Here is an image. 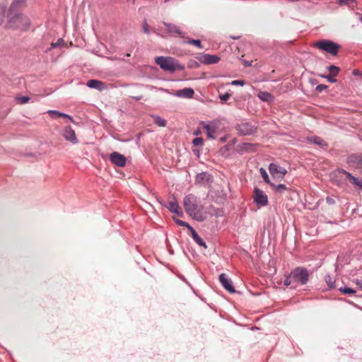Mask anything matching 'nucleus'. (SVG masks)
I'll return each instance as SVG.
<instances>
[{"mask_svg":"<svg viewBox=\"0 0 362 362\" xmlns=\"http://www.w3.org/2000/svg\"><path fill=\"white\" fill-rule=\"evenodd\" d=\"M183 204L186 213L193 219L203 221L206 218V212L204 211V206L194 195L186 196L184 198Z\"/></svg>","mask_w":362,"mask_h":362,"instance_id":"1","label":"nucleus"},{"mask_svg":"<svg viewBox=\"0 0 362 362\" xmlns=\"http://www.w3.org/2000/svg\"><path fill=\"white\" fill-rule=\"evenodd\" d=\"M309 279L308 272L306 269L297 267L294 269L284 281V284L286 286L295 288L299 285L305 284Z\"/></svg>","mask_w":362,"mask_h":362,"instance_id":"2","label":"nucleus"},{"mask_svg":"<svg viewBox=\"0 0 362 362\" xmlns=\"http://www.w3.org/2000/svg\"><path fill=\"white\" fill-rule=\"evenodd\" d=\"M156 62L165 71L173 72L179 69L178 63L172 57H158Z\"/></svg>","mask_w":362,"mask_h":362,"instance_id":"3","label":"nucleus"},{"mask_svg":"<svg viewBox=\"0 0 362 362\" xmlns=\"http://www.w3.org/2000/svg\"><path fill=\"white\" fill-rule=\"evenodd\" d=\"M315 46L322 51H325L334 56L337 55L340 46L329 40H321L315 43Z\"/></svg>","mask_w":362,"mask_h":362,"instance_id":"4","label":"nucleus"},{"mask_svg":"<svg viewBox=\"0 0 362 362\" xmlns=\"http://www.w3.org/2000/svg\"><path fill=\"white\" fill-rule=\"evenodd\" d=\"M10 25L22 30H27L30 26V21L27 16L19 13L11 18Z\"/></svg>","mask_w":362,"mask_h":362,"instance_id":"5","label":"nucleus"},{"mask_svg":"<svg viewBox=\"0 0 362 362\" xmlns=\"http://www.w3.org/2000/svg\"><path fill=\"white\" fill-rule=\"evenodd\" d=\"M254 202L260 206H266L268 204V198L266 194L257 187L254 190Z\"/></svg>","mask_w":362,"mask_h":362,"instance_id":"6","label":"nucleus"},{"mask_svg":"<svg viewBox=\"0 0 362 362\" xmlns=\"http://www.w3.org/2000/svg\"><path fill=\"white\" fill-rule=\"evenodd\" d=\"M240 134L251 135L256 132L257 128L248 122H243L237 126Z\"/></svg>","mask_w":362,"mask_h":362,"instance_id":"7","label":"nucleus"},{"mask_svg":"<svg viewBox=\"0 0 362 362\" xmlns=\"http://www.w3.org/2000/svg\"><path fill=\"white\" fill-rule=\"evenodd\" d=\"M271 175L274 177L283 178L287 173V170L282 167L278 166L274 163H271L269 167Z\"/></svg>","mask_w":362,"mask_h":362,"instance_id":"8","label":"nucleus"},{"mask_svg":"<svg viewBox=\"0 0 362 362\" xmlns=\"http://www.w3.org/2000/svg\"><path fill=\"white\" fill-rule=\"evenodd\" d=\"M62 134L66 140L71 142L72 144H75L78 143L75 132L71 127H65L62 130Z\"/></svg>","mask_w":362,"mask_h":362,"instance_id":"9","label":"nucleus"},{"mask_svg":"<svg viewBox=\"0 0 362 362\" xmlns=\"http://www.w3.org/2000/svg\"><path fill=\"white\" fill-rule=\"evenodd\" d=\"M348 163L362 171V154H352L347 158Z\"/></svg>","mask_w":362,"mask_h":362,"instance_id":"10","label":"nucleus"},{"mask_svg":"<svg viewBox=\"0 0 362 362\" xmlns=\"http://www.w3.org/2000/svg\"><path fill=\"white\" fill-rule=\"evenodd\" d=\"M110 161L117 166L124 167L126 165V158L122 154L113 152L110 156Z\"/></svg>","mask_w":362,"mask_h":362,"instance_id":"11","label":"nucleus"},{"mask_svg":"<svg viewBox=\"0 0 362 362\" xmlns=\"http://www.w3.org/2000/svg\"><path fill=\"white\" fill-rule=\"evenodd\" d=\"M203 127L206 130L207 137L209 139H214V134L216 133L218 125L215 122H210L209 124H206L204 122H202Z\"/></svg>","mask_w":362,"mask_h":362,"instance_id":"12","label":"nucleus"},{"mask_svg":"<svg viewBox=\"0 0 362 362\" xmlns=\"http://www.w3.org/2000/svg\"><path fill=\"white\" fill-rule=\"evenodd\" d=\"M164 25L168 33L171 35H177L182 37H185L183 33L182 32L180 28L173 23H168L163 22Z\"/></svg>","mask_w":362,"mask_h":362,"instance_id":"13","label":"nucleus"},{"mask_svg":"<svg viewBox=\"0 0 362 362\" xmlns=\"http://www.w3.org/2000/svg\"><path fill=\"white\" fill-rule=\"evenodd\" d=\"M219 280L221 283V285L230 293H234L235 289L233 286L232 281L230 279L227 278L225 274H221L219 276Z\"/></svg>","mask_w":362,"mask_h":362,"instance_id":"14","label":"nucleus"},{"mask_svg":"<svg viewBox=\"0 0 362 362\" xmlns=\"http://www.w3.org/2000/svg\"><path fill=\"white\" fill-rule=\"evenodd\" d=\"M220 58L216 55L205 54L202 57L201 61L205 64H214L219 62Z\"/></svg>","mask_w":362,"mask_h":362,"instance_id":"15","label":"nucleus"},{"mask_svg":"<svg viewBox=\"0 0 362 362\" xmlns=\"http://www.w3.org/2000/svg\"><path fill=\"white\" fill-rule=\"evenodd\" d=\"M194 91L191 88H185L176 92L175 95L182 98H192L194 96Z\"/></svg>","mask_w":362,"mask_h":362,"instance_id":"16","label":"nucleus"},{"mask_svg":"<svg viewBox=\"0 0 362 362\" xmlns=\"http://www.w3.org/2000/svg\"><path fill=\"white\" fill-rule=\"evenodd\" d=\"M87 86L91 88H95L101 90L105 88V83L100 81L91 79L89 80L87 83Z\"/></svg>","mask_w":362,"mask_h":362,"instance_id":"17","label":"nucleus"},{"mask_svg":"<svg viewBox=\"0 0 362 362\" xmlns=\"http://www.w3.org/2000/svg\"><path fill=\"white\" fill-rule=\"evenodd\" d=\"M168 208L170 211L175 213L178 216H183V212L177 202H170Z\"/></svg>","mask_w":362,"mask_h":362,"instance_id":"18","label":"nucleus"},{"mask_svg":"<svg viewBox=\"0 0 362 362\" xmlns=\"http://www.w3.org/2000/svg\"><path fill=\"white\" fill-rule=\"evenodd\" d=\"M342 173L346 176V177L349 180V181L354 185L358 186L360 188H362V181L358 178L353 176L351 173L346 172V170H342Z\"/></svg>","mask_w":362,"mask_h":362,"instance_id":"19","label":"nucleus"},{"mask_svg":"<svg viewBox=\"0 0 362 362\" xmlns=\"http://www.w3.org/2000/svg\"><path fill=\"white\" fill-rule=\"evenodd\" d=\"M48 114L53 119H57V117H65V118H68L71 122H74V119L71 116L66 115L64 113H62L60 112L56 111V110H49Z\"/></svg>","mask_w":362,"mask_h":362,"instance_id":"20","label":"nucleus"},{"mask_svg":"<svg viewBox=\"0 0 362 362\" xmlns=\"http://www.w3.org/2000/svg\"><path fill=\"white\" fill-rule=\"evenodd\" d=\"M25 1L26 0H13L10 7L11 13L23 7L25 5Z\"/></svg>","mask_w":362,"mask_h":362,"instance_id":"21","label":"nucleus"},{"mask_svg":"<svg viewBox=\"0 0 362 362\" xmlns=\"http://www.w3.org/2000/svg\"><path fill=\"white\" fill-rule=\"evenodd\" d=\"M152 118H153V122L155 124H156L158 126L163 127L166 126V124H167L166 120L161 118L160 117H159L158 115H153Z\"/></svg>","mask_w":362,"mask_h":362,"instance_id":"22","label":"nucleus"},{"mask_svg":"<svg viewBox=\"0 0 362 362\" xmlns=\"http://www.w3.org/2000/svg\"><path fill=\"white\" fill-rule=\"evenodd\" d=\"M258 97L262 101H265V102L271 101L273 98V96L272 95V94H270L268 92H260L258 94Z\"/></svg>","mask_w":362,"mask_h":362,"instance_id":"23","label":"nucleus"},{"mask_svg":"<svg viewBox=\"0 0 362 362\" xmlns=\"http://www.w3.org/2000/svg\"><path fill=\"white\" fill-rule=\"evenodd\" d=\"M308 140L310 141L311 142H314V143L317 144V145L322 146V147L327 146V144L325 143V141L320 137H317V136L311 137V138H308Z\"/></svg>","mask_w":362,"mask_h":362,"instance_id":"24","label":"nucleus"},{"mask_svg":"<svg viewBox=\"0 0 362 362\" xmlns=\"http://www.w3.org/2000/svg\"><path fill=\"white\" fill-rule=\"evenodd\" d=\"M185 43H188L189 45H194V46L197 47L199 49H202L203 48V46H202V45L201 43V41L199 40L190 39V40H187V42H185Z\"/></svg>","mask_w":362,"mask_h":362,"instance_id":"25","label":"nucleus"},{"mask_svg":"<svg viewBox=\"0 0 362 362\" xmlns=\"http://www.w3.org/2000/svg\"><path fill=\"white\" fill-rule=\"evenodd\" d=\"M259 172H260V173H261V175H262V178L264 179V180L267 183H268V184H269V185L272 184V183L270 182V180H269V175H267V173L266 170H265L264 168H260V170H259Z\"/></svg>","mask_w":362,"mask_h":362,"instance_id":"26","label":"nucleus"},{"mask_svg":"<svg viewBox=\"0 0 362 362\" xmlns=\"http://www.w3.org/2000/svg\"><path fill=\"white\" fill-rule=\"evenodd\" d=\"M328 69L329 71V74L332 75V76H337V74L339 71V68L334 65L329 66Z\"/></svg>","mask_w":362,"mask_h":362,"instance_id":"27","label":"nucleus"},{"mask_svg":"<svg viewBox=\"0 0 362 362\" xmlns=\"http://www.w3.org/2000/svg\"><path fill=\"white\" fill-rule=\"evenodd\" d=\"M271 185L273 187L274 189L276 192H282L286 189V185H283V184H280L278 185L271 184Z\"/></svg>","mask_w":362,"mask_h":362,"instance_id":"28","label":"nucleus"},{"mask_svg":"<svg viewBox=\"0 0 362 362\" xmlns=\"http://www.w3.org/2000/svg\"><path fill=\"white\" fill-rule=\"evenodd\" d=\"M64 45V40L62 38H59L57 40L56 42H52L51 44V49L62 47Z\"/></svg>","mask_w":362,"mask_h":362,"instance_id":"29","label":"nucleus"},{"mask_svg":"<svg viewBox=\"0 0 362 362\" xmlns=\"http://www.w3.org/2000/svg\"><path fill=\"white\" fill-rule=\"evenodd\" d=\"M18 103L20 104H25L30 100V98L28 96H19L16 98Z\"/></svg>","mask_w":362,"mask_h":362,"instance_id":"30","label":"nucleus"},{"mask_svg":"<svg viewBox=\"0 0 362 362\" xmlns=\"http://www.w3.org/2000/svg\"><path fill=\"white\" fill-rule=\"evenodd\" d=\"M243 147L247 151H253L255 149V146L248 143H244Z\"/></svg>","mask_w":362,"mask_h":362,"instance_id":"31","label":"nucleus"},{"mask_svg":"<svg viewBox=\"0 0 362 362\" xmlns=\"http://www.w3.org/2000/svg\"><path fill=\"white\" fill-rule=\"evenodd\" d=\"M173 220L176 223V224H177L178 226H185V227H187V228L189 227V224L187 223V222H185L182 220H180L178 218H173Z\"/></svg>","mask_w":362,"mask_h":362,"instance_id":"32","label":"nucleus"},{"mask_svg":"<svg viewBox=\"0 0 362 362\" xmlns=\"http://www.w3.org/2000/svg\"><path fill=\"white\" fill-rule=\"evenodd\" d=\"M340 291L344 294H354L356 293L354 289L348 287L341 288Z\"/></svg>","mask_w":362,"mask_h":362,"instance_id":"33","label":"nucleus"},{"mask_svg":"<svg viewBox=\"0 0 362 362\" xmlns=\"http://www.w3.org/2000/svg\"><path fill=\"white\" fill-rule=\"evenodd\" d=\"M325 281L329 288H334V281L330 276H325Z\"/></svg>","mask_w":362,"mask_h":362,"instance_id":"34","label":"nucleus"},{"mask_svg":"<svg viewBox=\"0 0 362 362\" xmlns=\"http://www.w3.org/2000/svg\"><path fill=\"white\" fill-rule=\"evenodd\" d=\"M192 144L194 146H202L204 144V140L201 137H197L192 141Z\"/></svg>","mask_w":362,"mask_h":362,"instance_id":"35","label":"nucleus"},{"mask_svg":"<svg viewBox=\"0 0 362 362\" xmlns=\"http://www.w3.org/2000/svg\"><path fill=\"white\" fill-rule=\"evenodd\" d=\"M6 12V7L0 6V24L3 22L4 15Z\"/></svg>","mask_w":362,"mask_h":362,"instance_id":"36","label":"nucleus"},{"mask_svg":"<svg viewBox=\"0 0 362 362\" xmlns=\"http://www.w3.org/2000/svg\"><path fill=\"white\" fill-rule=\"evenodd\" d=\"M189 230L190 231L191 234H192V236L194 240L197 239V238L199 237L198 234L197 233V232L195 231V230L191 226H189V227L188 228Z\"/></svg>","mask_w":362,"mask_h":362,"instance_id":"37","label":"nucleus"},{"mask_svg":"<svg viewBox=\"0 0 362 362\" xmlns=\"http://www.w3.org/2000/svg\"><path fill=\"white\" fill-rule=\"evenodd\" d=\"M189 230L190 231L191 234H192V236L194 240L197 239V238L199 237L198 234L197 233V232L195 231V230L191 226H189V227L188 228Z\"/></svg>","mask_w":362,"mask_h":362,"instance_id":"38","label":"nucleus"},{"mask_svg":"<svg viewBox=\"0 0 362 362\" xmlns=\"http://www.w3.org/2000/svg\"><path fill=\"white\" fill-rule=\"evenodd\" d=\"M142 29H143L144 33H145L146 34L149 33V25H148L146 21H144L143 25H142Z\"/></svg>","mask_w":362,"mask_h":362,"instance_id":"39","label":"nucleus"},{"mask_svg":"<svg viewBox=\"0 0 362 362\" xmlns=\"http://www.w3.org/2000/svg\"><path fill=\"white\" fill-rule=\"evenodd\" d=\"M194 241L200 246H203L204 248H206V245L204 240L199 236L197 239L194 240Z\"/></svg>","mask_w":362,"mask_h":362,"instance_id":"40","label":"nucleus"},{"mask_svg":"<svg viewBox=\"0 0 362 362\" xmlns=\"http://www.w3.org/2000/svg\"><path fill=\"white\" fill-rule=\"evenodd\" d=\"M322 76L326 78L329 82L335 83L337 81V80L334 78L335 76H332V75L329 74L327 76Z\"/></svg>","mask_w":362,"mask_h":362,"instance_id":"41","label":"nucleus"},{"mask_svg":"<svg viewBox=\"0 0 362 362\" xmlns=\"http://www.w3.org/2000/svg\"><path fill=\"white\" fill-rule=\"evenodd\" d=\"M206 176V175L205 173L199 174V175H197V176L196 177V181L198 182H202Z\"/></svg>","mask_w":362,"mask_h":362,"instance_id":"42","label":"nucleus"},{"mask_svg":"<svg viewBox=\"0 0 362 362\" xmlns=\"http://www.w3.org/2000/svg\"><path fill=\"white\" fill-rule=\"evenodd\" d=\"M245 83V81L243 80H235L231 82V84L234 86H243Z\"/></svg>","mask_w":362,"mask_h":362,"instance_id":"43","label":"nucleus"},{"mask_svg":"<svg viewBox=\"0 0 362 362\" xmlns=\"http://www.w3.org/2000/svg\"><path fill=\"white\" fill-rule=\"evenodd\" d=\"M230 97V94H229V93H225V94H223V95H220V99H221L222 101L225 102V101H226V100H227Z\"/></svg>","mask_w":362,"mask_h":362,"instance_id":"44","label":"nucleus"},{"mask_svg":"<svg viewBox=\"0 0 362 362\" xmlns=\"http://www.w3.org/2000/svg\"><path fill=\"white\" fill-rule=\"evenodd\" d=\"M327 88V86L326 85L320 84L316 87V90L319 92H322L323 90L326 89Z\"/></svg>","mask_w":362,"mask_h":362,"instance_id":"45","label":"nucleus"},{"mask_svg":"<svg viewBox=\"0 0 362 362\" xmlns=\"http://www.w3.org/2000/svg\"><path fill=\"white\" fill-rule=\"evenodd\" d=\"M354 0H339L341 4H349V2H353Z\"/></svg>","mask_w":362,"mask_h":362,"instance_id":"46","label":"nucleus"},{"mask_svg":"<svg viewBox=\"0 0 362 362\" xmlns=\"http://www.w3.org/2000/svg\"><path fill=\"white\" fill-rule=\"evenodd\" d=\"M356 284L361 289H362V279H356Z\"/></svg>","mask_w":362,"mask_h":362,"instance_id":"47","label":"nucleus"},{"mask_svg":"<svg viewBox=\"0 0 362 362\" xmlns=\"http://www.w3.org/2000/svg\"><path fill=\"white\" fill-rule=\"evenodd\" d=\"M326 200H327V202L328 204H334V199H332V198H331V197H327Z\"/></svg>","mask_w":362,"mask_h":362,"instance_id":"48","label":"nucleus"},{"mask_svg":"<svg viewBox=\"0 0 362 362\" xmlns=\"http://www.w3.org/2000/svg\"><path fill=\"white\" fill-rule=\"evenodd\" d=\"M244 64L245 66H252V62L244 61Z\"/></svg>","mask_w":362,"mask_h":362,"instance_id":"49","label":"nucleus"},{"mask_svg":"<svg viewBox=\"0 0 362 362\" xmlns=\"http://www.w3.org/2000/svg\"><path fill=\"white\" fill-rule=\"evenodd\" d=\"M354 74H358V71H354Z\"/></svg>","mask_w":362,"mask_h":362,"instance_id":"50","label":"nucleus"},{"mask_svg":"<svg viewBox=\"0 0 362 362\" xmlns=\"http://www.w3.org/2000/svg\"><path fill=\"white\" fill-rule=\"evenodd\" d=\"M195 134H196V135H198V134H199V132H197L195 133Z\"/></svg>","mask_w":362,"mask_h":362,"instance_id":"51","label":"nucleus"}]
</instances>
